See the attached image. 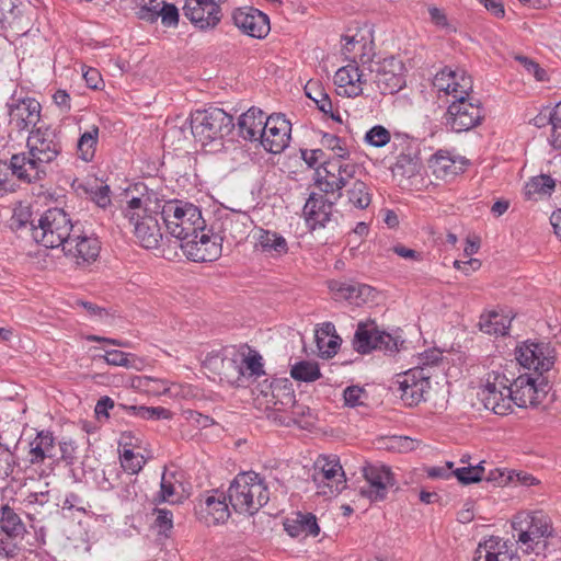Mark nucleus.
<instances>
[{
	"mask_svg": "<svg viewBox=\"0 0 561 561\" xmlns=\"http://www.w3.org/2000/svg\"><path fill=\"white\" fill-rule=\"evenodd\" d=\"M26 148L11 157V171L20 181L33 183L45 176L47 167L61 152V142L55 129L41 126L31 130Z\"/></svg>",
	"mask_w": 561,
	"mask_h": 561,
	"instance_id": "nucleus-1",
	"label": "nucleus"
},
{
	"mask_svg": "<svg viewBox=\"0 0 561 561\" xmlns=\"http://www.w3.org/2000/svg\"><path fill=\"white\" fill-rule=\"evenodd\" d=\"M161 217L170 236L181 244L198 237L206 230V220L201 209L192 203L179 199L167 201L161 207Z\"/></svg>",
	"mask_w": 561,
	"mask_h": 561,
	"instance_id": "nucleus-2",
	"label": "nucleus"
},
{
	"mask_svg": "<svg viewBox=\"0 0 561 561\" xmlns=\"http://www.w3.org/2000/svg\"><path fill=\"white\" fill-rule=\"evenodd\" d=\"M229 504L237 513L253 515L270 500L264 480L255 472L239 473L228 489Z\"/></svg>",
	"mask_w": 561,
	"mask_h": 561,
	"instance_id": "nucleus-3",
	"label": "nucleus"
},
{
	"mask_svg": "<svg viewBox=\"0 0 561 561\" xmlns=\"http://www.w3.org/2000/svg\"><path fill=\"white\" fill-rule=\"evenodd\" d=\"M236 127L233 117L222 108L198 110L191 116V130L202 146L221 145Z\"/></svg>",
	"mask_w": 561,
	"mask_h": 561,
	"instance_id": "nucleus-4",
	"label": "nucleus"
},
{
	"mask_svg": "<svg viewBox=\"0 0 561 561\" xmlns=\"http://www.w3.org/2000/svg\"><path fill=\"white\" fill-rule=\"evenodd\" d=\"M149 198L133 197L127 202L124 216L134 226V233L145 249H156L162 240L161 229L156 216L148 207Z\"/></svg>",
	"mask_w": 561,
	"mask_h": 561,
	"instance_id": "nucleus-5",
	"label": "nucleus"
},
{
	"mask_svg": "<svg viewBox=\"0 0 561 561\" xmlns=\"http://www.w3.org/2000/svg\"><path fill=\"white\" fill-rule=\"evenodd\" d=\"M75 228L64 209L49 208L37 219L36 228H33V240L45 248H62Z\"/></svg>",
	"mask_w": 561,
	"mask_h": 561,
	"instance_id": "nucleus-6",
	"label": "nucleus"
},
{
	"mask_svg": "<svg viewBox=\"0 0 561 561\" xmlns=\"http://www.w3.org/2000/svg\"><path fill=\"white\" fill-rule=\"evenodd\" d=\"M513 537L525 551H533L542 539L552 536L551 519L541 511L519 512L512 519Z\"/></svg>",
	"mask_w": 561,
	"mask_h": 561,
	"instance_id": "nucleus-7",
	"label": "nucleus"
},
{
	"mask_svg": "<svg viewBox=\"0 0 561 561\" xmlns=\"http://www.w3.org/2000/svg\"><path fill=\"white\" fill-rule=\"evenodd\" d=\"M432 368L431 365H424L398 374L391 385L392 391L399 393L407 405H417L431 388Z\"/></svg>",
	"mask_w": 561,
	"mask_h": 561,
	"instance_id": "nucleus-8",
	"label": "nucleus"
},
{
	"mask_svg": "<svg viewBox=\"0 0 561 561\" xmlns=\"http://www.w3.org/2000/svg\"><path fill=\"white\" fill-rule=\"evenodd\" d=\"M403 344L404 340L401 335L381 331L375 322L358 323L353 339L354 350L360 354H368L374 350H378L392 355L398 353Z\"/></svg>",
	"mask_w": 561,
	"mask_h": 561,
	"instance_id": "nucleus-9",
	"label": "nucleus"
},
{
	"mask_svg": "<svg viewBox=\"0 0 561 561\" xmlns=\"http://www.w3.org/2000/svg\"><path fill=\"white\" fill-rule=\"evenodd\" d=\"M253 221L243 211H225L218 214L209 226V232L231 249L243 241L250 231Z\"/></svg>",
	"mask_w": 561,
	"mask_h": 561,
	"instance_id": "nucleus-10",
	"label": "nucleus"
},
{
	"mask_svg": "<svg viewBox=\"0 0 561 561\" xmlns=\"http://www.w3.org/2000/svg\"><path fill=\"white\" fill-rule=\"evenodd\" d=\"M484 117L481 102L473 96L460 95L449 104L446 124L455 133L468 131L481 124Z\"/></svg>",
	"mask_w": 561,
	"mask_h": 561,
	"instance_id": "nucleus-11",
	"label": "nucleus"
},
{
	"mask_svg": "<svg viewBox=\"0 0 561 561\" xmlns=\"http://www.w3.org/2000/svg\"><path fill=\"white\" fill-rule=\"evenodd\" d=\"M369 81L373 80L382 94H394L405 87L404 64L391 56L368 67Z\"/></svg>",
	"mask_w": 561,
	"mask_h": 561,
	"instance_id": "nucleus-12",
	"label": "nucleus"
},
{
	"mask_svg": "<svg viewBox=\"0 0 561 561\" xmlns=\"http://www.w3.org/2000/svg\"><path fill=\"white\" fill-rule=\"evenodd\" d=\"M548 379L545 376L524 374L510 386L513 403L519 408L537 407L548 393Z\"/></svg>",
	"mask_w": 561,
	"mask_h": 561,
	"instance_id": "nucleus-13",
	"label": "nucleus"
},
{
	"mask_svg": "<svg viewBox=\"0 0 561 561\" xmlns=\"http://www.w3.org/2000/svg\"><path fill=\"white\" fill-rule=\"evenodd\" d=\"M507 379L496 373L488 374L483 389L481 390V400L484 407L495 414L506 415L512 411V394Z\"/></svg>",
	"mask_w": 561,
	"mask_h": 561,
	"instance_id": "nucleus-14",
	"label": "nucleus"
},
{
	"mask_svg": "<svg viewBox=\"0 0 561 561\" xmlns=\"http://www.w3.org/2000/svg\"><path fill=\"white\" fill-rule=\"evenodd\" d=\"M517 360L522 366L543 376L556 362V351L549 343L526 342L517 350Z\"/></svg>",
	"mask_w": 561,
	"mask_h": 561,
	"instance_id": "nucleus-15",
	"label": "nucleus"
},
{
	"mask_svg": "<svg viewBox=\"0 0 561 561\" xmlns=\"http://www.w3.org/2000/svg\"><path fill=\"white\" fill-rule=\"evenodd\" d=\"M363 474L367 485L360 488V494L371 502L383 501L388 490L396 485L391 469L385 465H367L363 468Z\"/></svg>",
	"mask_w": 561,
	"mask_h": 561,
	"instance_id": "nucleus-16",
	"label": "nucleus"
},
{
	"mask_svg": "<svg viewBox=\"0 0 561 561\" xmlns=\"http://www.w3.org/2000/svg\"><path fill=\"white\" fill-rule=\"evenodd\" d=\"M291 124L284 114H273L265 119L264 131L260 134L261 145L271 153H280L289 145Z\"/></svg>",
	"mask_w": 561,
	"mask_h": 561,
	"instance_id": "nucleus-17",
	"label": "nucleus"
},
{
	"mask_svg": "<svg viewBox=\"0 0 561 561\" xmlns=\"http://www.w3.org/2000/svg\"><path fill=\"white\" fill-rule=\"evenodd\" d=\"M61 249L66 256L75 260L77 265H81L96 260L101 243L98 238L88 236L76 227Z\"/></svg>",
	"mask_w": 561,
	"mask_h": 561,
	"instance_id": "nucleus-18",
	"label": "nucleus"
},
{
	"mask_svg": "<svg viewBox=\"0 0 561 561\" xmlns=\"http://www.w3.org/2000/svg\"><path fill=\"white\" fill-rule=\"evenodd\" d=\"M186 256L194 262H211L222 252L224 242L209 232V228L201 230L198 237L180 244Z\"/></svg>",
	"mask_w": 561,
	"mask_h": 561,
	"instance_id": "nucleus-19",
	"label": "nucleus"
},
{
	"mask_svg": "<svg viewBox=\"0 0 561 561\" xmlns=\"http://www.w3.org/2000/svg\"><path fill=\"white\" fill-rule=\"evenodd\" d=\"M432 83L439 94L444 93L453 99L470 94L473 87L471 78L465 70L451 67H444L436 72Z\"/></svg>",
	"mask_w": 561,
	"mask_h": 561,
	"instance_id": "nucleus-20",
	"label": "nucleus"
},
{
	"mask_svg": "<svg viewBox=\"0 0 561 561\" xmlns=\"http://www.w3.org/2000/svg\"><path fill=\"white\" fill-rule=\"evenodd\" d=\"M25 526L20 516L9 505L1 507L0 516V556L4 558L14 557L16 543L14 540L22 537Z\"/></svg>",
	"mask_w": 561,
	"mask_h": 561,
	"instance_id": "nucleus-21",
	"label": "nucleus"
},
{
	"mask_svg": "<svg viewBox=\"0 0 561 561\" xmlns=\"http://www.w3.org/2000/svg\"><path fill=\"white\" fill-rule=\"evenodd\" d=\"M362 68L355 61L341 67L334 76V83L339 95L347 98L358 96L363 93V87L369 81V72Z\"/></svg>",
	"mask_w": 561,
	"mask_h": 561,
	"instance_id": "nucleus-22",
	"label": "nucleus"
},
{
	"mask_svg": "<svg viewBox=\"0 0 561 561\" xmlns=\"http://www.w3.org/2000/svg\"><path fill=\"white\" fill-rule=\"evenodd\" d=\"M225 353H211L203 362L205 369L219 377L220 380L233 382L244 375L242 366L239 364V354L234 351Z\"/></svg>",
	"mask_w": 561,
	"mask_h": 561,
	"instance_id": "nucleus-23",
	"label": "nucleus"
},
{
	"mask_svg": "<svg viewBox=\"0 0 561 561\" xmlns=\"http://www.w3.org/2000/svg\"><path fill=\"white\" fill-rule=\"evenodd\" d=\"M183 14L201 30L215 27L221 19L219 4L211 0H186Z\"/></svg>",
	"mask_w": 561,
	"mask_h": 561,
	"instance_id": "nucleus-24",
	"label": "nucleus"
},
{
	"mask_svg": "<svg viewBox=\"0 0 561 561\" xmlns=\"http://www.w3.org/2000/svg\"><path fill=\"white\" fill-rule=\"evenodd\" d=\"M232 20L239 30L251 37L263 38L271 30L268 16L254 8L236 9Z\"/></svg>",
	"mask_w": 561,
	"mask_h": 561,
	"instance_id": "nucleus-25",
	"label": "nucleus"
},
{
	"mask_svg": "<svg viewBox=\"0 0 561 561\" xmlns=\"http://www.w3.org/2000/svg\"><path fill=\"white\" fill-rule=\"evenodd\" d=\"M10 125L18 131L35 127L41 117V104L32 98L13 100L9 104Z\"/></svg>",
	"mask_w": 561,
	"mask_h": 561,
	"instance_id": "nucleus-26",
	"label": "nucleus"
},
{
	"mask_svg": "<svg viewBox=\"0 0 561 561\" xmlns=\"http://www.w3.org/2000/svg\"><path fill=\"white\" fill-rule=\"evenodd\" d=\"M329 288L336 300H347L354 305H362L373 301L376 297V290L366 285L356 282L330 280Z\"/></svg>",
	"mask_w": 561,
	"mask_h": 561,
	"instance_id": "nucleus-27",
	"label": "nucleus"
},
{
	"mask_svg": "<svg viewBox=\"0 0 561 561\" xmlns=\"http://www.w3.org/2000/svg\"><path fill=\"white\" fill-rule=\"evenodd\" d=\"M317 483H323L330 489L331 494H337L345 488V476L336 458L323 457L316 462L313 476Z\"/></svg>",
	"mask_w": 561,
	"mask_h": 561,
	"instance_id": "nucleus-28",
	"label": "nucleus"
},
{
	"mask_svg": "<svg viewBox=\"0 0 561 561\" xmlns=\"http://www.w3.org/2000/svg\"><path fill=\"white\" fill-rule=\"evenodd\" d=\"M333 203L323 195L312 193L304 206V216L311 229L323 228L331 220Z\"/></svg>",
	"mask_w": 561,
	"mask_h": 561,
	"instance_id": "nucleus-29",
	"label": "nucleus"
},
{
	"mask_svg": "<svg viewBox=\"0 0 561 561\" xmlns=\"http://www.w3.org/2000/svg\"><path fill=\"white\" fill-rule=\"evenodd\" d=\"M27 458L32 465L42 463L47 458L54 461L58 458L55 437L50 432L41 431L37 433L35 438L30 443Z\"/></svg>",
	"mask_w": 561,
	"mask_h": 561,
	"instance_id": "nucleus-30",
	"label": "nucleus"
},
{
	"mask_svg": "<svg viewBox=\"0 0 561 561\" xmlns=\"http://www.w3.org/2000/svg\"><path fill=\"white\" fill-rule=\"evenodd\" d=\"M265 119L262 110L251 107L239 117L238 130L240 136L245 140H259L261 142L260 134L264 131Z\"/></svg>",
	"mask_w": 561,
	"mask_h": 561,
	"instance_id": "nucleus-31",
	"label": "nucleus"
},
{
	"mask_svg": "<svg viewBox=\"0 0 561 561\" xmlns=\"http://www.w3.org/2000/svg\"><path fill=\"white\" fill-rule=\"evenodd\" d=\"M476 561H518L513 551L508 549L506 542H501L499 538H490L480 543L476 551Z\"/></svg>",
	"mask_w": 561,
	"mask_h": 561,
	"instance_id": "nucleus-32",
	"label": "nucleus"
},
{
	"mask_svg": "<svg viewBox=\"0 0 561 561\" xmlns=\"http://www.w3.org/2000/svg\"><path fill=\"white\" fill-rule=\"evenodd\" d=\"M228 494L217 490L211 491V494L207 495L202 501V510L206 513L207 520L214 524L225 523L230 516L229 504L227 502Z\"/></svg>",
	"mask_w": 561,
	"mask_h": 561,
	"instance_id": "nucleus-33",
	"label": "nucleus"
},
{
	"mask_svg": "<svg viewBox=\"0 0 561 561\" xmlns=\"http://www.w3.org/2000/svg\"><path fill=\"white\" fill-rule=\"evenodd\" d=\"M254 238L256 240L255 248L272 256L285 255L289 250L286 239L276 231L259 228Z\"/></svg>",
	"mask_w": 561,
	"mask_h": 561,
	"instance_id": "nucleus-34",
	"label": "nucleus"
},
{
	"mask_svg": "<svg viewBox=\"0 0 561 561\" xmlns=\"http://www.w3.org/2000/svg\"><path fill=\"white\" fill-rule=\"evenodd\" d=\"M341 170L340 159H333L323 167L324 175L321 171H317L318 179L316 181L319 188L324 193H334L344 187L343 178L339 174Z\"/></svg>",
	"mask_w": 561,
	"mask_h": 561,
	"instance_id": "nucleus-35",
	"label": "nucleus"
},
{
	"mask_svg": "<svg viewBox=\"0 0 561 561\" xmlns=\"http://www.w3.org/2000/svg\"><path fill=\"white\" fill-rule=\"evenodd\" d=\"M285 529L291 537H298L300 535L307 536H318L320 533L319 525L317 523V518L313 514L307 513H298L293 520H287L285 523Z\"/></svg>",
	"mask_w": 561,
	"mask_h": 561,
	"instance_id": "nucleus-36",
	"label": "nucleus"
},
{
	"mask_svg": "<svg viewBox=\"0 0 561 561\" xmlns=\"http://www.w3.org/2000/svg\"><path fill=\"white\" fill-rule=\"evenodd\" d=\"M511 319L496 311H490L480 317L479 328L490 335H505L510 329Z\"/></svg>",
	"mask_w": 561,
	"mask_h": 561,
	"instance_id": "nucleus-37",
	"label": "nucleus"
},
{
	"mask_svg": "<svg viewBox=\"0 0 561 561\" xmlns=\"http://www.w3.org/2000/svg\"><path fill=\"white\" fill-rule=\"evenodd\" d=\"M10 227L15 232H26L33 238V228H36V225L30 205L19 203L14 207Z\"/></svg>",
	"mask_w": 561,
	"mask_h": 561,
	"instance_id": "nucleus-38",
	"label": "nucleus"
},
{
	"mask_svg": "<svg viewBox=\"0 0 561 561\" xmlns=\"http://www.w3.org/2000/svg\"><path fill=\"white\" fill-rule=\"evenodd\" d=\"M422 167L421 159L416 153H401L392 165L393 176L411 179L415 176Z\"/></svg>",
	"mask_w": 561,
	"mask_h": 561,
	"instance_id": "nucleus-39",
	"label": "nucleus"
},
{
	"mask_svg": "<svg viewBox=\"0 0 561 561\" xmlns=\"http://www.w3.org/2000/svg\"><path fill=\"white\" fill-rule=\"evenodd\" d=\"M554 186L556 181L550 175L541 174L534 176L525 185V196L528 199L537 201L543 196L551 195Z\"/></svg>",
	"mask_w": 561,
	"mask_h": 561,
	"instance_id": "nucleus-40",
	"label": "nucleus"
},
{
	"mask_svg": "<svg viewBox=\"0 0 561 561\" xmlns=\"http://www.w3.org/2000/svg\"><path fill=\"white\" fill-rule=\"evenodd\" d=\"M117 408L126 410L130 414L139 416L144 420H170L172 417V412L163 407H127L124 404H118Z\"/></svg>",
	"mask_w": 561,
	"mask_h": 561,
	"instance_id": "nucleus-41",
	"label": "nucleus"
},
{
	"mask_svg": "<svg viewBox=\"0 0 561 561\" xmlns=\"http://www.w3.org/2000/svg\"><path fill=\"white\" fill-rule=\"evenodd\" d=\"M295 392L290 385H273L272 402L273 409L278 411H287L289 407L295 405Z\"/></svg>",
	"mask_w": 561,
	"mask_h": 561,
	"instance_id": "nucleus-42",
	"label": "nucleus"
},
{
	"mask_svg": "<svg viewBox=\"0 0 561 561\" xmlns=\"http://www.w3.org/2000/svg\"><path fill=\"white\" fill-rule=\"evenodd\" d=\"M290 376L298 381L312 382L321 377L318 363L300 360L291 366Z\"/></svg>",
	"mask_w": 561,
	"mask_h": 561,
	"instance_id": "nucleus-43",
	"label": "nucleus"
},
{
	"mask_svg": "<svg viewBox=\"0 0 561 561\" xmlns=\"http://www.w3.org/2000/svg\"><path fill=\"white\" fill-rule=\"evenodd\" d=\"M99 138V127L92 126L90 130L83 133L78 140V153L83 161H91L95 153V147Z\"/></svg>",
	"mask_w": 561,
	"mask_h": 561,
	"instance_id": "nucleus-44",
	"label": "nucleus"
},
{
	"mask_svg": "<svg viewBox=\"0 0 561 561\" xmlns=\"http://www.w3.org/2000/svg\"><path fill=\"white\" fill-rule=\"evenodd\" d=\"M348 202L358 209H365L371 202V195L366 183L355 181L347 190Z\"/></svg>",
	"mask_w": 561,
	"mask_h": 561,
	"instance_id": "nucleus-45",
	"label": "nucleus"
},
{
	"mask_svg": "<svg viewBox=\"0 0 561 561\" xmlns=\"http://www.w3.org/2000/svg\"><path fill=\"white\" fill-rule=\"evenodd\" d=\"M483 463L484 461H480L476 466L469 463L468 466L457 468L453 470V476H455L457 480L465 485L479 482L484 479L485 469Z\"/></svg>",
	"mask_w": 561,
	"mask_h": 561,
	"instance_id": "nucleus-46",
	"label": "nucleus"
},
{
	"mask_svg": "<svg viewBox=\"0 0 561 561\" xmlns=\"http://www.w3.org/2000/svg\"><path fill=\"white\" fill-rule=\"evenodd\" d=\"M432 167L434 172L443 175H455L458 173V168L456 165V161L447 153L443 151H438L434 154L432 159Z\"/></svg>",
	"mask_w": 561,
	"mask_h": 561,
	"instance_id": "nucleus-47",
	"label": "nucleus"
},
{
	"mask_svg": "<svg viewBox=\"0 0 561 561\" xmlns=\"http://www.w3.org/2000/svg\"><path fill=\"white\" fill-rule=\"evenodd\" d=\"M99 357L104 358L108 365L138 368L136 363L139 360L135 355L118 350L106 351L104 355H99Z\"/></svg>",
	"mask_w": 561,
	"mask_h": 561,
	"instance_id": "nucleus-48",
	"label": "nucleus"
},
{
	"mask_svg": "<svg viewBox=\"0 0 561 561\" xmlns=\"http://www.w3.org/2000/svg\"><path fill=\"white\" fill-rule=\"evenodd\" d=\"M138 5L137 16L140 20L153 23L158 20V13L163 1L158 0H136Z\"/></svg>",
	"mask_w": 561,
	"mask_h": 561,
	"instance_id": "nucleus-49",
	"label": "nucleus"
},
{
	"mask_svg": "<svg viewBox=\"0 0 561 561\" xmlns=\"http://www.w3.org/2000/svg\"><path fill=\"white\" fill-rule=\"evenodd\" d=\"M121 465L128 473L136 474L145 465V458L142 455L135 454L130 449H125L121 455Z\"/></svg>",
	"mask_w": 561,
	"mask_h": 561,
	"instance_id": "nucleus-50",
	"label": "nucleus"
},
{
	"mask_svg": "<svg viewBox=\"0 0 561 561\" xmlns=\"http://www.w3.org/2000/svg\"><path fill=\"white\" fill-rule=\"evenodd\" d=\"M239 364L243 369L249 371L251 376H261L264 374L262 356L255 351H250L248 356L239 355Z\"/></svg>",
	"mask_w": 561,
	"mask_h": 561,
	"instance_id": "nucleus-51",
	"label": "nucleus"
},
{
	"mask_svg": "<svg viewBox=\"0 0 561 561\" xmlns=\"http://www.w3.org/2000/svg\"><path fill=\"white\" fill-rule=\"evenodd\" d=\"M390 139V131L381 125L371 127L365 135L366 142L377 148L385 147Z\"/></svg>",
	"mask_w": 561,
	"mask_h": 561,
	"instance_id": "nucleus-52",
	"label": "nucleus"
},
{
	"mask_svg": "<svg viewBox=\"0 0 561 561\" xmlns=\"http://www.w3.org/2000/svg\"><path fill=\"white\" fill-rule=\"evenodd\" d=\"M321 144L323 147L332 150L336 154V159H345L348 157V150L342 139L332 134H323Z\"/></svg>",
	"mask_w": 561,
	"mask_h": 561,
	"instance_id": "nucleus-53",
	"label": "nucleus"
},
{
	"mask_svg": "<svg viewBox=\"0 0 561 561\" xmlns=\"http://www.w3.org/2000/svg\"><path fill=\"white\" fill-rule=\"evenodd\" d=\"M158 13V19H161V23L167 27H175L179 23V10L172 4L163 1Z\"/></svg>",
	"mask_w": 561,
	"mask_h": 561,
	"instance_id": "nucleus-54",
	"label": "nucleus"
},
{
	"mask_svg": "<svg viewBox=\"0 0 561 561\" xmlns=\"http://www.w3.org/2000/svg\"><path fill=\"white\" fill-rule=\"evenodd\" d=\"M15 460L13 454L0 443V480H4L14 471Z\"/></svg>",
	"mask_w": 561,
	"mask_h": 561,
	"instance_id": "nucleus-55",
	"label": "nucleus"
},
{
	"mask_svg": "<svg viewBox=\"0 0 561 561\" xmlns=\"http://www.w3.org/2000/svg\"><path fill=\"white\" fill-rule=\"evenodd\" d=\"M138 386L142 387L147 392L157 396L169 391L168 382L165 380L156 379L152 377L139 378Z\"/></svg>",
	"mask_w": 561,
	"mask_h": 561,
	"instance_id": "nucleus-56",
	"label": "nucleus"
},
{
	"mask_svg": "<svg viewBox=\"0 0 561 561\" xmlns=\"http://www.w3.org/2000/svg\"><path fill=\"white\" fill-rule=\"evenodd\" d=\"M19 14L18 0H0V23L11 24Z\"/></svg>",
	"mask_w": 561,
	"mask_h": 561,
	"instance_id": "nucleus-57",
	"label": "nucleus"
},
{
	"mask_svg": "<svg viewBox=\"0 0 561 561\" xmlns=\"http://www.w3.org/2000/svg\"><path fill=\"white\" fill-rule=\"evenodd\" d=\"M515 59L525 68V70L533 75L537 81H545L547 79V72L536 61L529 59L526 56L518 55Z\"/></svg>",
	"mask_w": 561,
	"mask_h": 561,
	"instance_id": "nucleus-58",
	"label": "nucleus"
},
{
	"mask_svg": "<svg viewBox=\"0 0 561 561\" xmlns=\"http://www.w3.org/2000/svg\"><path fill=\"white\" fill-rule=\"evenodd\" d=\"M317 339V345L319 347V351L324 357H332L337 353L339 346H340V337L337 335H331L328 340V342L324 344V337H322L320 334L316 335Z\"/></svg>",
	"mask_w": 561,
	"mask_h": 561,
	"instance_id": "nucleus-59",
	"label": "nucleus"
},
{
	"mask_svg": "<svg viewBox=\"0 0 561 561\" xmlns=\"http://www.w3.org/2000/svg\"><path fill=\"white\" fill-rule=\"evenodd\" d=\"M154 514V525L158 527L160 534H167V531L173 528V515L171 511L165 508H156Z\"/></svg>",
	"mask_w": 561,
	"mask_h": 561,
	"instance_id": "nucleus-60",
	"label": "nucleus"
},
{
	"mask_svg": "<svg viewBox=\"0 0 561 561\" xmlns=\"http://www.w3.org/2000/svg\"><path fill=\"white\" fill-rule=\"evenodd\" d=\"M183 415L187 422L198 428H207L215 424V421L210 416L194 410H186L183 412Z\"/></svg>",
	"mask_w": 561,
	"mask_h": 561,
	"instance_id": "nucleus-61",
	"label": "nucleus"
},
{
	"mask_svg": "<svg viewBox=\"0 0 561 561\" xmlns=\"http://www.w3.org/2000/svg\"><path fill=\"white\" fill-rule=\"evenodd\" d=\"M428 13L431 18V22L439 28L445 30L446 32H455L456 28L450 25L448 22L447 15L444 10L437 7H430Z\"/></svg>",
	"mask_w": 561,
	"mask_h": 561,
	"instance_id": "nucleus-62",
	"label": "nucleus"
},
{
	"mask_svg": "<svg viewBox=\"0 0 561 561\" xmlns=\"http://www.w3.org/2000/svg\"><path fill=\"white\" fill-rule=\"evenodd\" d=\"M345 404L348 407H357L363 404L362 398L367 397L365 390L358 386H350L343 393Z\"/></svg>",
	"mask_w": 561,
	"mask_h": 561,
	"instance_id": "nucleus-63",
	"label": "nucleus"
},
{
	"mask_svg": "<svg viewBox=\"0 0 561 561\" xmlns=\"http://www.w3.org/2000/svg\"><path fill=\"white\" fill-rule=\"evenodd\" d=\"M550 112V124L552 126V144L561 146V133H558V129H561V102H559L553 110Z\"/></svg>",
	"mask_w": 561,
	"mask_h": 561,
	"instance_id": "nucleus-64",
	"label": "nucleus"
}]
</instances>
